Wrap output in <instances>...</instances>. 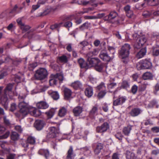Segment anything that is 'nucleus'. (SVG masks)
Instances as JSON below:
<instances>
[{
    "label": "nucleus",
    "mask_w": 159,
    "mask_h": 159,
    "mask_svg": "<svg viewBox=\"0 0 159 159\" xmlns=\"http://www.w3.org/2000/svg\"><path fill=\"white\" fill-rule=\"evenodd\" d=\"M13 86V84H8L3 92H2L0 89V103L4 108L7 110L8 107V101L7 97L8 92L11 91Z\"/></svg>",
    "instance_id": "nucleus-1"
},
{
    "label": "nucleus",
    "mask_w": 159,
    "mask_h": 159,
    "mask_svg": "<svg viewBox=\"0 0 159 159\" xmlns=\"http://www.w3.org/2000/svg\"><path fill=\"white\" fill-rule=\"evenodd\" d=\"M130 49V45L128 44L125 43L122 46L120 51L121 61L125 64H126L129 61V51Z\"/></svg>",
    "instance_id": "nucleus-2"
},
{
    "label": "nucleus",
    "mask_w": 159,
    "mask_h": 159,
    "mask_svg": "<svg viewBox=\"0 0 159 159\" xmlns=\"http://www.w3.org/2000/svg\"><path fill=\"white\" fill-rule=\"evenodd\" d=\"M48 75L47 70L45 68H41L36 70L34 76L36 79L41 80L45 79Z\"/></svg>",
    "instance_id": "nucleus-3"
},
{
    "label": "nucleus",
    "mask_w": 159,
    "mask_h": 159,
    "mask_svg": "<svg viewBox=\"0 0 159 159\" xmlns=\"http://www.w3.org/2000/svg\"><path fill=\"white\" fill-rule=\"evenodd\" d=\"M19 108L20 115L22 116H26L30 111L28 104L24 101L19 103Z\"/></svg>",
    "instance_id": "nucleus-4"
},
{
    "label": "nucleus",
    "mask_w": 159,
    "mask_h": 159,
    "mask_svg": "<svg viewBox=\"0 0 159 159\" xmlns=\"http://www.w3.org/2000/svg\"><path fill=\"white\" fill-rule=\"evenodd\" d=\"M59 126V125H57L56 127H50L49 129V132L48 134L47 137L48 138H52L56 137L57 134H58L60 133Z\"/></svg>",
    "instance_id": "nucleus-5"
},
{
    "label": "nucleus",
    "mask_w": 159,
    "mask_h": 159,
    "mask_svg": "<svg viewBox=\"0 0 159 159\" xmlns=\"http://www.w3.org/2000/svg\"><path fill=\"white\" fill-rule=\"evenodd\" d=\"M152 66V63L150 61V59H145L143 61L141 64H139L137 66L138 69L139 70L141 69H150Z\"/></svg>",
    "instance_id": "nucleus-6"
},
{
    "label": "nucleus",
    "mask_w": 159,
    "mask_h": 159,
    "mask_svg": "<svg viewBox=\"0 0 159 159\" xmlns=\"http://www.w3.org/2000/svg\"><path fill=\"white\" fill-rule=\"evenodd\" d=\"M146 39L144 36L138 39V41H136L134 45V48L135 49H138L140 48L143 44L146 42Z\"/></svg>",
    "instance_id": "nucleus-7"
},
{
    "label": "nucleus",
    "mask_w": 159,
    "mask_h": 159,
    "mask_svg": "<svg viewBox=\"0 0 159 159\" xmlns=\"http://www.w3.org/2000/svg\"><path fill=\"white\" fill-rule=\"evenodd\" d=\"M23 8L22 7H18L17 5H16L13 8L8 14L7 16L8 17L7 19H10V17L13 16L16 13L20 12Z\"/></svg>",
    "instance_id": "nucleus-8"
},
{
    "label": "nucleus",
    "mask_w": 159,
    "mask_h": 159,
    "mask_svg": "<svg viewBox=\"0 0 159 159\" xmlns=\"http://www.w3.org/2000/svg\"><path fill=\"white\" fill-rule=\"evenodd\" d=\"M104 66V65L103 63H102L100 60L99 62H98L94 67L96 71L100 72H102L103 75L107 76L108 74L106 70H103Z\"/></svg>",
    "instance_id": "nucleus-9"
},
{
    "label": "nucleus",
    "mask_w": 159,
    "mask_h": 159,
    "mask_svg": "<svg viewBox=\"0 0 159 159\" xmlns=\"http://www.w3.org/2000/svg\"><path fill=\"white\" fill-rule=\"evenodd\" d=\"M99 61L100 60L98 58H88L87 68L89 67L95 66L98 62H99Z\"/></svg>",
    "instance_id": "nucleus-10"
},
{
    "label": "nucleus",
    "mask_w": 159,
    "mask_h": 159,
    "mask_svg": "<svg viewBox=\"0 0 159 159\" xmlns=\"http://www.w3.org/2000/svg\"><path fill=\"white\" fill-rule=\"evenodd\" d=\"M45 125V122L42 120H37L34 123V126L38 131L41 130L43 128Z\"/></svg>",
    "instance_id": "nucleus-11"
},
{
    "label": "nucleus",
    "mask_w": 159,
    "mask_h": 159,
    "mask_svg": "<svg viewBox=\"0 0 159 159\" xmlns=\"http://www.w3.org/2000/svg\"><path fill=\"white\" fill-rule=\"evenodd\" d=\"M109 125L107 122H104L101 126L96 128V131L98 133H101L106 131L109 128Z\"/></svg>",
    "instance_id": "nucleus-12"
},
{
    "label": "nucleus",
    "mask_w": 159,
    "mask_h": 159,
    "mask_svg": "<svg viewBox=\"0 0 159 159\" xmlns=\"http://www.w3.org/2000/svg\"><path fill=\"white\" fill-rule=\"evenodd\" d=\"M92 147L94 149V152L96 155L98 154L100 152L101 150L102 149L103 146L102 143H98L92 145Z\"/></svg>",
    "instance_id": "nucleus-13"
},
{
    "label": "nucleus",
    "mask_w": 159,
    "mask_h": 159,
    "mask_svg": "<svg viewBox=\"0 0 159 159\" xmlns=\"http://www.w3.org/2000/svg\"><path fill=\"white\" fill-rule=\"evenodd\" d=\"M17 21L19 27L22 30L23 33L27 31L31 28L30 26L25 25L24 23L22 22V20H17Z\"/></svg>",
    "instance_id": "nucleus-14"
},
{
    "label": "nucleus",
    "mask_w": 159,
    "mask_h": 159,
    "mask_svg": "<svg viewBox=\"0 0 159 159\" xmlns=\"http://www.w3.org/2000/svg\"><path fill=\"white\" fill-rule=\"evenodd\" d=\"M99 57L103 61L106 62H108L112 59L111 57L109 56L107 52H101Z\"/></svg>",
    "instance_id": "nucleus-15"
},
{
    "label": "nucleus",
    "mask_w": 159,
    "mask_h": 159,
    "mask_svg": "<svg viewBox=\"0 0 159 159\" xmlns=\"http://www.w3.org/2000/svg\"><path fill=\"white\" fill-rule=\"evenodd\" d=\"M48 94L55 100H57L59 98V95L57 91H53L52 90L48 91Z\"/></svg>",
    "instance_id": "nucleus-16"
},
{
    "label": "nucleus",
    "mask_w": 159,
    "mask_h": 159,
    "mask_svg": "<svg viewBox=\"0 0 159 159\" xmlns=\"http://www.w3.org/2000/svg\"><path fill=\"white\" fill-rule=\"evenodd\" d=\"M63 92L64 94V99L66 100H69L71 96L72 92L71 90L67 88H65Z\"/></svg>",
    "instance_id": "nucleus-17"
},
{
    "label": "nucleus",
    "mask_w": 159,
    "mask_h": 159,
    "mask_svg": "<svg viewBox=\"0 0 159 159\" xmlns=\"http://www.w3.org/2000/svg\"><path fill=\"white\" fill-rule=\"evenodd\" d=\"M75 156V154L73 152V147L71 146L67 151L66 157L68 159H74Z\"/></svg>",
    "instance_id": "nucleus-18"
},
{
    "label": "nucleus",
    "mask_w": 159,
    "mask_h": 159,
    "mask_svg": "<svg viewBox=\"0 0 159 159\" xmlns=\"http://www.w3.org/2000/svg\"><path fill=\"white\" fill-rule=\"evenodd\" d=\"M98 109V106L96 105L93 107L89 113V116L90 118H93L94 117L95 115L97 114Z\"/></svg>",
    "instance_id": "nucleus-19"
},
{
    "label": "nucleus",
    "mask_w": 159,
    "mask_h": 159,
    "mask_svg": "<svg viewBox=\"0 0 159 159\" xmlns=\"http://www.w3.org/2000/svg\"><path fill=\"white\" fill-rule=\"evenodd\" d=\"M84 93L85 95L88 98L91 97L93 94L92 87L90 86H88L85 89Z\"/></svg>",
    "instance_id": "nucleus-20"
},
{
    "label": "nucleus",
    "mask_w": 159,
    "mask_h": 159,
    "mask_svg": "<svg viewBox=\"0 0 159 159\" xmlns=\"http://www.w3.org/2000/svg\"><path fill=\"white\" fill-rule=\"evenodd\" d=\"M141 112L142 111L139 108H135L132 109L129 113L131 116L134 117L139 115Z\"/></svg>",
    "instance_id": "nucleus-21"
},
{
    "label": "nucleus",
    "mask_w": 159,
    "mask_h": 159,
    "mask_svg": "<svg viewBox=\"0 0 159 159\" xmlns=\"http://www.w3.org/2000/svg\"><path fill=\"white\" fill-rule=\"evenodd\" d=\"M36 106L38 108L45 109L48 107L49 105L46 102L41 101L38 102Z\"/></svg>",
    "instance_id": "nucleus-22"
},
{
    "label": "nucleus",
    "mask_w": 159,
    "mask_h": 159,
    "mask_svg": "<svg viewBox=\"0 0 159 159\" xmlns=\"http://www.w3.org/2000/svg\"><path fill=\"white\" fill-rule=\"evenodd\" d=\"M82 111V108L80 106H77L75 107L73 112L75 116H78Z\"/></svg>",
    "instance_id": "nucleus-23"
},
{
    "label": "nucleus",
    "mask_w": 159,
    "mask_h": 159,
    "mask_svg": "<svg viewBox=\"0 0 159 159\" xmlns=\"http://www.w3.org/2000/svg\"><path fill=\"white\" fill-rule=\"evenodd\" d=\"M38 153L44 156L46 158L49 156V152L48 149H41L38 151Z\"/></svg>",
    "instance_id": "nucleus-24"
},
{
    "label": "nucleus",
    "mask_w": 159,
    "mask_h": 159,
    "mask_svg": "<svg viewBox=\"0 0 159 159\" xmlns=\"http://www.w3.org/2000/svg\"><path fill=\"white\" fill-rule=\"evenodd\" d=\"M78 63L81 68H85L87 69L88 64L87 62L86 63L85 61L82 58H80L78 60Z\"/></svg>",
    "instance_id": "nucleus-25"
},
{
    "label": "nucleus",
    "mask_w": 159,
    "mask_h": 159,
    "mask_svg": "<svg viewBox=\"0 0 159 159\" xmlns=\"http://www.w3.org/2000/svg\"><path fill=\"white\" fill-rule=\"evenodd\" d=\"M76 15L73 14L66 15H64L61 16V19L62 20H71L76 19Z\"/></svg>",
    "instance_id": "nucleus-26"
},
{
    "label": "nucleus",
    "mask_w": 159,
    "mask_h": 159,
    "mask_svg": "<svg viewBox=\"0 0 159 159\" xmlns=\"http://www.w3.org/2000/svg\"><path fill=\"white\" fill-rule=\"evenodd\" d=\"M67 112V108L64 107H61L59 109L58 115V116L61 117L64 116Z\"/></svg>",
    "instance_id": "nucleus-27"
},
{
    "label": "nucleus",
    "mask_w": 159,
    "mask_h": 159,
    "mask_svg": "<svg viewBox=\"0 0 159 159\" xmlns=\"http://www.w3.org/2000/svg\"><path fill=\"white\" fill-rule=\"evenodd\" d=\"M146 49L145 48L141 49L137 53L136 56L138 58H140L143 57L146 54Z\"/></svg>",
    "instance_id": "nucleus-28"
},
{
    "label": "nucleus",
    "mask_w": 159,
    "mask_h": 159,
    "mask_svg": "<svg viewBox=\"0 0 159 159\" xmlns=\"http://www.w3.org/2000/svg\"><path fill=\"white\" fill-rule=\"evenodd\" d=\"M71 86L75 89H81L82 87V84L79 81H76L71 84Z\"/></svg>",
    "instance_id": "nucleus-29"
},
{
    "label": "nucleus",
    "mask_w": 159,
    "mask_h": 159,
    "mask_svg": "<svg viewBox=\"0 0 159 159\" xmlns=\"http://www.w3.org/2000/svg\"><path fill=\"white\" fill-rule=\"evenodd\" d=\"M126 157L127 159H136V157L134 153L127 151L126 153Z\"/></svg>",
    "instance_id": "nucleus-30"
},
{
    "label": "nucleus",
    "mask_w": 159,
    "mask_h": 159,
    "mask_svg": "<svg viewBox=\"0 0 159 159\" xmlns=\"http://www.w3.org/2000/svg\"><path fill=\"white\" fill-rule=\"evenodd\" d=\"M52 77H55L56 79H58L60 81L62 82L63 80L64 77L63 75L61 73H57L56 74H51Z\"/></svg>",
    "instance_id": "nucleus-31"
},
{
    "label": "nucleus",
    "mask_w": 159,
    "mask_h": 159,
    "mask_svg": "<svg viewBox=\"0 0 159 159\" xmlns=\"http://www.w3.org/2000/svg\"><path fill=\"white\" fill-rule=\"evenodd\" d=\"M147 1L149 5L153 6H157L159 4V0H144Z\"/></svg>",
    "instance_id": "nucleus-32"
},
{
    "label": "nucleus",
    "mask_w": 159,
    "mask_h": 159,
    "mask_svg": "<svg viewBox=\"0 0 159 159\" xmlns=\"http://www.w3.org/2000/svg\"><path fill=\"white\" fill-rule=\"evenodd\" d=\"M104 16V13H102L98 14L97 16H85L84 17V19H93L97 18L100 19L101 17Z\"/></svg>",
    "instance_id": "nucleus-33"
},
{
    "label": "nucleus",
    "mask_w": 159,
    "mask_h": 159,
    "mask_svg": "<svg viewBox=\"0 0 159 159\" xmlns=\"http://www.w3.org/2000/svg\"><path fill=\"white\" fill-rule=\"evenodd\" d=\"M131 129L132 126L130 125H128L124 128L123 132L125 135H128Z\"/></svg>",
    "instance_id": "nucleus-34"
},
{
    "label": "nucleus",
    "mask_w": 159,
    "mask_h": 159,
    "mask_svg": "<svg viewBox=\"0 0 159 159\" xmlns=\"http://www.w3.org/2000/svg\"><path fill=\"white\" fill-rule=\"evenodd\" d=\"M152 77V74L149 72H146L143 75V78L144 80L151 79Z\"/></svg>",
    "instance_id": "nucleus-35"
},
{
    "label": "nucleus",
    "mask_w": 159,
    "mask_h": 159,
    "mask_svg": "<svg viewBox=\"0 0 159 159\" xmlns=\"http://www.w3.org/2000/svg\"><path fill=\"white\" fill-rule=\"evenodd\" d=\"M30 112L31 114L34 116H39L41 115L39 111L36 108H34L32 111H30Z\"/></svg>",
    "instance_id": "nucleus-36"
},
{
    "label": "nucleus",
    "mask_w": 159,
    "mask_h": 159,
    "mask_svg": "<svg viewBox=\"0 0 159 159\" xmlns=\"http://www.w3.org/2000/svg\"><path fill=\"white\" fill-rule=\"evenodd\" d=\"M11 137L12 140L16 141L19 139V135L17 133L15 132H12L11 133Z\"/></svg>",
    "instance_id": "nucleus-37"
},
{
    "label": "nucleus",
    "mask_w": 159,
    "mask_h": 159,
    "mask_svg": "<svg viewBox=\"0 0 159 159\" xmlns=\"http://www.w3.org/2000/svg\"><path fill=\"white\" fill-rule=\"evenodd\" d=\"M58 59L61 62L66 63L68 61V58L65 55H63L58 57Z\"/></svg>",
    "instance_id": "nucleus-38"
},
{
    "label": "nucleus",
    "mask_w": 159,
    "mask_h": 159,
    "mask_svg": "<svg viewBox=\"0 0 159 159\" xmlns=\"http://www.w3.org/2000/svg\"><path fill=\"white\" fill-rule=\"evenodd\" d=\"M51 9L50 8H47L44 10L43 12L41 13L38 15V16L43 17L49 14L51 11Z\"/></svg>",
    "instance_id": "nucleus-39"
},
{
    "label": "nucleus",
    "mask_w": 159,
    "mask_h": 159,
    "mask_svg": "<svg viewBox=\"0 0 159 159\" xmlns=\"http://www.w3.org/2000/svg\"><path fill=\"white\" fill-rule=\"evenodd\" d=\"M118 16L117 13L115 11L111 12L108 16V20H111L114 19Z\"/></svg>",
    "instance_id": "nucleus-40"
},
{
    "label": "nucleus",
    "mask_w": 159,
    "mask_h": 159,
    "mask_svg": "<svg viewBox=\"0 0 159 159\" xmlns=\"http://www.w3.org/2000/svg\"><path fill=\"white\" fill-rule=\"evenodd\" d=\"M50 80H49V82L51 86H53L54 85H56L57 84V80L55 77H52L51 75L50 77Z\"/></svg>",
    "instance_id": "nucleus-41"
},
{
    "label": "nucleus",
    "mask_w": 159,
    "mask_h": 159,
    "mask_svg": "<svg viewBox=\"0 0 159 159\" xmlns=\"http://www.w3.org/2000/svg\"><path fill=\"white\" fill-rule=\"evenodd\" d=\"M63 24V23L62 22L59 23H56L54 25H52L50 26L51 29L53 30L56 28H59Z\"/></svg>",
    "instance_id": "nucleus-42"
},
{
    "label": "nucleus",
    "mask_w": 159,
    "mask_h": 159,
    "mask_svg": "<svg viewBox=\"0 0 159 159\" xmlns=\"http://www.w3.org/2000/svg\"><path fill=\"white\" fill-rule=\"evenodd\" d=\"M27 142L28 143H29L31 144H34L35 143V139L32 137H29L28 138Z\"/></svg>",
    "instance_id": "nucleus-43"
},
{
    "label": "nucleus",
    "mask_w": 159,
    "mask_h": 159,
    "mask_svg": "<svg viewBox=\"0 0 159 159\" xmlns=\"http://www.w3.org/2000/svg\"><path fill=\"white\" fill-rule=\"evenodd\" d=\"M116 85V84L114 82L110 83V84H108L107 85V88L109 91H111L112 89L115 88V87Z\"/></svg>",
    "instance_id": "nucleus-44"
},
{
    "label": "nucleus",
    "mask_w": 159,
    "mask_h": 159,
    "mask_svg": "<svg viewBox=\"0 0 159 159\" xmlns=\"http://www.w3.org/2000/svg\"><path fill=\"white\" fill-rule=\"evenodd\" d=\"M126 16L129 18L134 19L135 17V16L132 10L126 13Z\"/></svg>",
    "instance_id": "nucleus-45"
},
{
    "label": "nucleus",
    "mask_w": 159,
    "mask_h": 159,
    "mask_svg": "<svg viewBox=\"0 0 159 159\" xmlns=\"http://www.w3.org/2000/svg\"><path fill=\"white\" fill-rule=\"evenodd\" d=\"M37 66V63L35 62L30 64L28 66V68L30 70L32 71Z\"/></svg>",
    "instance_id": "nucleus-46"
},
{
    "label": "nucleus",
    "mask_w": 159,
    "mask_h": 159,
    "mask_svg": "<svg viewBox=\"0 0 159 159\" xmlns=\"http://www.w3.org/2000/svg\"><path fill=\"white\" fill-rule=\"evenodd\" d=\"M106 93V90L102 91L100 92L98 94V97L99 99L103 98Z\"/></svg>",
    "instance_id": "nucleus-47"
},
{
    "label": "nucleus",
    "mask_w": 159,
    "mask_h": 159,
    "mask_svg": "<svg viewBox=\"0 0 159 159\" xmlns=\"http://www.w3.org/2000/svg\"><path fill=\"white\" fill-rule=\"evenodd\" d=\"M151 13L148 11H144L142 14L143 16L145 18H148L151 15Z\"/></svg>",
    "instance_id": "nucleus-48"
},
{
    "label": "nucleus",
    "mask_w": 159,
    "mask_h": 159,
    "mask_svg": "<svg viewBox=\"0 0 159 159\" xmlns=\"http://www.w3.org/2000/svg\"><path fill=\"white\" fill-rule=\"evenodd\" d=\"M152 55L155 56H157L159 55V48H154L152 51Z\"/></svg>",
    "instance_id": "nucleus-49"
},
{
    "label": "nucleus",
    "mask_w": 159,
    "mask_h": 159,
    "mask_svg": "<svg viewBox=\"0 0 159 159\" xmlns=\"http://www.w3.org/2000/svg\"><path fill=\"white\" fill-rule=\"evenodd\" d=\"M21 145L23 147L25 148L24 150L26 151L28 148L29 144L27 142L25 141V142H23L21 143Z\"/></svg>",
    "instance_id": "nucleus-50"
},
{
    "label": "nucleus",
    "mask_w": 159,
    "mask_h": 159,
    "mask_svg": "<svg viewBox=\"0 0 159 159\" xmlns=\"http://www.w3.org/2000/svg\"><path fill=\"white\" fill-rule=\"evenodd\" d=\"M105 88V86L104 84L102 82L97 87V89L98 90H100L101 89H104Z\"/></svg>",
    "instance_id": "nucleus-51"
},
{
    "label": "nucleus",
    "mask_w": 159,
    "mask_h": 159,
    "mask_svg": "<svg viewBox=\"0 0 159 159\" xmlns=\"http://www.w3.org/2000/svg\"><path fill=\"white\" fill-rule=\"evenodd\" d=\"M129 86L128 82L126 81H123L122 83L121 87L123 88H125Z\"/></svg>",
    "instance_id": "nucleus-52"
},
{
    "label": "nucleus",
    "mask_w": 159,
    "mask_h": 159,
    "mask_svg": "<svg viewBox=\"0 0 159 159\" xmlns=\"http://www.w3.org/2000/svg\"><path fill=\"white\" fill-rule=\"evenodd\" d=\"M157 102L156 101L153 100L151 101L148 106V107L149 108L152 107L154 106L156 104Z\"/></svg>",
    "instance_id": "nucleus-53"
},
{
    "label": "nucleus",
    "mask_w": 159,
    "mask_h": 159,
    "mask_svg": "<svg viewBox=\"0 0 159 159\" xmlns=\"http://www.w3.org/2000/svg\"><path fill=\"white\" fill-rule=\"evenodd\" d=\"M119 104V99L118 98L117 99L114 100L113 102V108L114 109H116V106H118Z\"/></svg>",
    "instance_id": "nucleus-54"
},
{
    "label": "nucleus",
    "mask_w": 159,
    "mask_h": 159,
    "mask_svg": "<svg viewBox=\"0 0 159 159\" xmlns=\"http://www.w3.org/2000/svg\"><path fill=\"white\" fill-rule=\"evenodd\" d=\"M72 23L70 21H67L63 24V26L69 28L72 26Z\"/></svg>",
    "instance_id": "nucleus-55"
},
{
    "label": "nucleus",
    "mask_w": 159,
    "mask_h": 159,
    "mask_svg": "<svg viewBox=\"0 0 159 159\" xmlns=\"http://www.w3.org/2000/svg\"><path fill=\"white\" fill-rule=\"evenodd\" d=\"M138 89V87L136 85H133L131 88V91L133 94L135 93Z\"/></svg>",
    "instance_id": "nucleus-56"
},
{
    "label": "nucleus",
    "mask_w": 159,
    "mask_h": 159,
    "mask_svg": "<svg viewBox=\"0 0 159 159\" xmlns=\"http://www.w3.org/2000/svg\"><path fill=\"white\" fill-rule=\"evenodd\" d=\"M21 80V78L18 75H15L14 77V81L15 82L17 83H20Z\"/></svg>",
    "instance_id": "nucleus-57"
},
{
    "label": "nucleus",
    "mask_w": 159,
    "mask_h": 159,
    "mask_svg": "<svg viewBox=\"0 0 159 159\" xmlns=\"http://www.w3.org/2000/svg\"><path fill=\"white\" fill-rule=\"evenodd\" d=\"M151 154L156 156L159 154V149L157 148L155 150H153L151 152Z\"/></svg>",
    "instance_id": "nucleus-58"
},
{
    "label": "nucleus",
    "mask_w": 159,
    "mask_h": 159,
    "mask_svg": "<svg viewBox=\"0 0 159 159\" xmlns=\"http://www.w3.org/2000/svg\"><path fill=\"white\" fill-rule=\"evenodd\" d=\"M80 44L81 45L82 48H83L85 46L88 45V42L86 41H84L80 42Z\"/></svg>",
    "instance_id": "nucleus-59"
},
{
    "label": "nucleus",
    "mask_w": 159,
    "mask_h": 159,
    "mask_svg": "<svg viewBox=\"0 0 159 159\" xmlns=\"http://www.w3.org/2000/svg\"><path fill=\"white\" fill-rule=\"evenodd\" d=\"M3 119L4 123L7 125L9 126L10 125L11 123L9 120L7 118L6 116L3 117Z\"/></svg>",
    "instance_id": "nucleus-60"
},
{
    "label": "nucleus",
    "mask_w": 159,
    "mask_h": 159,
    "mask_svg": "<svg viewBox=\"0 0 159 159\" xmlns=\"http://www.w3.org/2000/svg\"><path fill=\"white\" fill-rule=\"evenodd\" d=\"M4 59V61H5V63H8L11 61L12 59L9 56H4L3 57Z\"/></svg>",
    "instance_id": "nucleus-61"
},
{
    "label": "nucleus",
    "mask_w": 159,
    "mask_h": 159,
    "mask_svg": "<svg viewBox=\"0 0 159 159\" xmlns=\"http://www.w3.org/2000/svg\"><path fill=\"white\" fill-rule=\"evenodd\" d=\"M10 134V132L9 131H7L3 135L0 136L1 138L2 139H6L7 138Z\"/></svg>",
    "instance_id": "nucleus-62"
},
{
    "label": "nucleus",
    "mask_w": 159,
    "mask_h": 159,
    "mask_svg": "<svg viewBox=\"0 0 159 159\" xmlns=\"http://www.w3.org/2000/svg\"><path fill=\"white\" fill-rule=\"evenodd\" d=\"M124 9L126 13L130 11V6L129 5H127L124 7Z\"/></svg>",
    "instance_id": "nucleus-63"
},
{
    "label": "nucleus",
    "mask_w": 159,
    "mask_h": 159,
    "mask_svg": "<svg viewBox=\"0 0 159 159\" xmlns=\"http://www.w3.org/2000/svg\"><path fill=\"white\" fill-rule=\"evenodd\" d=\"M66 49L69 52L72 51V44L69 43L68 44L66 47Z\"/></svg>",
    "instance_id": "nucleus-64"
}]
</instances>
